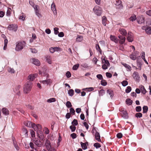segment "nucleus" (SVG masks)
Returning a JSON list of instances; mask_svg holds the SVG:
<instances>
[{"label": "nucleus", "mask_w": 151, "mask_h": 151, "mask_svg": "<svg viewBox=\"0 0 151 151\" xmlns=\"http://www.w3.org/2000/svg\"><path fill=\"white\" fill-rule=\"evenodd\" d=\"M35 131L37 130V136L41 140L44 139V134L42 131V127L41 125L38 124L34 126V128Z\"/></svg>", "instance_id": "1"}, {"label": "nucleus", "mask_w": 151, "mask_h": 151, "mask_svg": "<svg viewBox=\"0 0 151 151\" xmlns=\"http://www.w3.org/2000/svg\"><path fill=\"white\" fill-rule=\"evenodd\" d=\"M32 86V81H29L26 82L23 88L24 91L25 93L27 94L31 90Z\"/></svg>", "instance_id": "2"}, {"label": "nucleus", "mask_w": 151, "mask_h": 151, "mask_svg": "<svg viewBox=\"0 0 151 151\" xmlns=\"http://www.w3.org/2000/svg\"><path fill=\"white\" fill-rule=\"evenodd\" d=\"M93 11L97 16H100L102 14V9L101 7L96 5L93 9Z\"/></svg>", "instance_id": "3"}, {"label": "nucleus", "mask_w": 151, "mask_h": 151, "mask_svg": "<svg viewBox=\"0 0 151 151\" xmlns=\"http://www.w3.org/2000/svg\"><path fill=\"white\" fill-rule=\"evenodd\" d=\"M25 42L24 41L18 42L16 45L15 50L17 51H20L22 50L24 46Z\"/></svg>", "instance_id": "4"}, {"label": "nucleus", "mask_w": 151, "mask_h": 151, "mask_svg": "<svg viewBox=\"0 0 151 151\" xmlns=\"http://www.w3.org/2000/svg\"><path fill=\"white\" fill-rule=\"evenodd\" d=\"M133 77L136 81L139 82L140 81V77L138 73L134 71L133 73Z\"/></svg>", "instance_id": "5"}, {"label": "nucleus", "mask_w": 151, "mask_h": 151, "mask_svg": "<svg viewBox=\"0 0 151 151\" xmlns=\"http://www.w3.org/2000/svg\"><path fill=\"white\" fill-rule=\"evenodd\" d=\"M18 26L17 25L15 24H10L8 27V29L10 31L14 30L15 32L17 30Z\"/></svg>", "instance_id": "6"}, {"label": "nucleus", "mask_w": 151, "mask_h": 151, "mask_svg": "<svg viewBox=\"0 0 151 151\" xmlns=\"http://www.w3.org/2000/svg\"><path fill=\"white\" fill-rule=\"evenodd\" d=\"M35 144L38 147H41L42 145V142L38 139L35 138L32 139Z\"/></svg>", "instance_id": "7"}, {"label": "nucleus", "mask_w": 151, "mask_h": 151, "mask_svg": "<svg viewBox=\"0 0 151 151\" xmlns=\"http://www.w3.org/2000/svg\"><path fill=\"white\" fill-rule=\"evenodd\" d=\"M24 125L29 127L32 128L34 129V126L35 124L34 123H32V122L30 121H27L24 122Z\"/></svg>", "instance_id": "8"}, {"label": "nucleus", "mask_w": 151, "mask_h": 151, "mask_svg": "<svg viewBox=\"0 0 151 151\" xmlns=\"http://www.w3.org/2000/svg\"><path fill=\"white\" fill-rule=\"evenodd\" d=\"M45 145L47 150H50L51 149H52L51 143L50 141L47 139L45 141Z\"/></svg>", "instance_id": "9"}, {"label": "nucleus", "mask_w": 151, "mask_h": 151, "mask_svg": "<svg viewBox=\"0 0 151 151\" xmlns=\"http://www.w3.org/2000/svg\"><path fill=\"white\" fill-rule=\"evenodd\" d=\"M118 37L119 39V43L121 44H124L126 40V38L125 36H124L120 35H119Z\"/></svg>", "instance_id": "10"}, {"label": "nucleus", "mask_w": 151, "mask_h": 151, "mask_svg": "<svg viewBox=\"0 0 151 151\" xmlns=\"http://www.w3.org/2000/svg\"><path fill=\"white\" fill-rule=\"evenodd\" d=\"M119 111L122 112L123 115L122 117H123L124 119H127L129 118L128 114L126 110H119Z\"/></svg>", "instance_id": "11"}, {"label": "nucleus", "mask_w": 151, "mask_h": 151, "mask_svg": "<svg viewBox=\"0 0 151 151\" xmlns=\"http://www.w3.org/2000/svg\"><path fill=\"white\" fill-rule=\"evenodd\" d=\"M94 135L95 136V139L96 140L99 142H101V137L99 132H96Z\"/></svg>", "instance_id": "12"}, {"label": "nucleus", "mask_w": 151, "mask_h": 151, "mask_svg": "<svg viewBox=\"0 0 151 151\" xmlns=\"http://www.w3.org/2000/svg\"><path fill=\"white\" fill-rule=\"evenodd\" d=\"M32 60V63L34 65L38 66L40 65V62L38 59H35V58H33Z\"/></svg>", "instance_id": "13"}, {"label": "nucleus", "mask_w": 151, "mask_h": 151, "mask_svg": "<svg viewBox=\"0 0 151 151\" xmlns=\"http://www.w3.org/2000/svg\"><path fill=\"white\" fill-rule=\"evenodd\" d=\"M48 70L47 69L43 70L42 72V76H46V78L47 79L49 77V74H48Z\"/></svg>", "instance_id": "14"}, {"label": "nucleus", "mask_w": 151, "mask_h": 151, "mask_svg": "<svg viewBox=\"0 0 151 151\" xmlns=\"http://www.w3.org/2000/svg\"><path fill=\"white\" fill-rule=\"evenodd\" d=\"M106 92L110 96V98L112 99L114 95L113 91L111 89H108L107 90Z\"/></svg>", "instance_id": "15"}, {"label": "nucleus", "mask_w": 151, "mask_h": 151, "mask_svg": "<svg viewBox=\"0 0 151 151\" xmlns=\"http://www.w3.org/2000/svg\"><path fill=\"white\" fill-rule=\"evenodd\" d=\"M145 20V19L142 16L140 17L139 19V18H138L137 19V22L139 24H141L144 23Z\"/></svg>", "instance_id": "16"}, {"label": "nucleus", "mask_w": 151, "mask_h": 151, "mask_svg": "<svg viewBox=\"0 0 151 151\" xmlns=\"http://www.w3.org/2000/svg\"><path fill=\"white\" fill-rule=\"evenodd\" d=\"M110 38L111 41L114 42L116 43H118V39L117 37L115 36L111 35L110 36Z\"/></svg>", "instance_id": "17"}, {"label": "nucleus", "mask_w": 151, "mask_h": 151, "mask_svg": "<svg viewBox=\"0 0 151 151\" xmlns=\"http://www.w3.org/2000/svg\"><path fill=\"white\" fill-rule=\"evenodd\" d=\"M137 64L138 67L142 66V60L140 58V56H139L137 58Z\"/></svg>", "instance_id": "18"}, {"label": "nucleus", "mask_w": 151, "mask_h": 151, "mask_svg": "<svg viewBox=\"0 0 151 151\" xmlns=\"http://www.w3.org/2000/svg\"><path fill=\"white\" fill-rule=\"evenodd\" d=\"M29 4L34 9V10L36 8H37L39 7L38 5H35L34 2L31 0L29 1Z\"/></svg>", "instance_id": "19"}, {"label": "nucleus", "mask_w": 151, "mask_h": 151, "mask_svg": "<svg viewBox=\"0 0 151 151\" xmlns=\"http://www.w3.org/2000/svg\"><path fill=\"white\" fill-rule=\"evenodd\" d=\"M139 88L141 90V93L144 95L145 94L147 93V91L146 90L144 86L142 85H141L140 86H139Z\"/></svg>", "instance_id": "20"}, {"label": "nucleus", "mask_w": 151, "mask_h": 151, "mask_svg": "<svg viewBox=\"0 0 151 151\" xmlns=\"http://www.w3.org/2000/svg\"><path fill=\"white\" fill-rule=\"evenodd\" d=\"M119 31L122 35L125 36L127 34L126 30L123 28H120L119 29Z\"/></svg>", "instance_id": "21"}, {"label": "nucleus", "mask_w": 151, "mask_h": 151, "mask_svg": "<svg viewBox=\"0 0 151 151\" xmlns=\"http://www.w3.org/2000/svg\"><path fill=\"white\" fill-rule=\"evenodd\" d=\"M145 31L146 33L148 35L151 34V27L150 26H147L145 27Z\"/></svg>", "instance_id": "22"}, {"label": "nucleus", "mask_w": 151, "mask_h": 151, "mask_svg": "<svg viewBox=\"0 0 151 151\" xmlns=\"http://www.w3.org/2000/svg\"><path fill=\"white\" fill-rule=\"evenodd\" d=\"M51 9L54 13H57V10L56 9V6L55 4L53 2L51 5Z\"/></svg>", "instance_id": "23"}, {"label": "nucleus", "mask_w": 151, "mask_h": 151, "mask_svg": "<svg viewBox=\"0 0 151 151\" xmlns=\"http://www.w3.org/2000/svg\"><path fill=\"white\" fill-rule=\"evenodd\" d=\"M13 145L15 148L17 150H19V147L18 146L16 140H14V138H12Z\"/></svg>", "instance_id": "24"}, {"label": "nucleus", "mask_w": 151, "mask_h": 151, "mask_svg": "<svg viewBox=\"0 0 151 151\" xmlns=\"http://www.w3.org/2000/svg\"><path fill=\"white\" fill-rule=\"evenodd\" d=\"M126 104L128 106L131 105L133 103V101L129 98L127 99L125 101Z\"/></svg>", "instance_id": "25"}, {"label": "nucleus", "mask_w": 151, "mask_h": 151, "mask_svg": "<svg viewBox=\"0 0 151 151\" xmlns=\"http://www.w3.org/2000/svg\"><path fill=\"white\" fill-rule=\"evenodd\" d=\"M2 113L5 115H8L9 114V111L6 108H3L2 109Z\"/></svg>", "instance_id": "26"}, {"label": "nucleus", "mask_w": 151, "mask_h": 151, "mask_svg": "<svg viewBox=\"0 0 151 151\" xmlns=\"http://www.w3.org/2000/svg\"><path fill=\"white\" fill-rule=\"evenodd\" d=\"M122 64L126 68L128 69V71H130L131 70V67L129 65L125 63H122Z\"/></svg>", "instance_id": "27"}, {"label": "nucleus", "mask_w": 151, "mask_h": 151, "mask_svg": "<svg viewBox=\"0 0 151 151\" xmlns=\"http://www.w3.org/2000/svg\"><path fill=\"white\" fill-rule=\"evenodd\" d=\"M51 80L50 79H48L43 81H41L40 83H42L44 84L46 83L47 85L49 84L50 83Z\"/></svg>", "instance_id": "28"}, {"label": "nucleus", "mask_w": 151, "mask_h": 151, "mask_svg": "<svg viewBox=\"0 0 151 151\" xmlns=\"http://www.w3.org/2000/svg\"><path fill=\"white\" fill-rule=\"evenodd\" d=\"M127 40L129 42H132L134 40L133 35L127 36Z\"/></svg>", "instance_id": "29"}, {"label": "nucleus", "mask_w": 151, "mask_h": 151, "mask_svg": "<svg viewBox=\"0 0 151 151\" xmlns=\"http://www.w3.org/2000/svg\"><path fill=\"white\" fill-rule=\"evenodd\" d=\"M83 40V37L81 36L78 35L76 38V41L78 42H81Z\"/></svg>", "instance_id": "30"}, {"label": "nucleus", "mask_w": 151, "mask_h": 151, "mask_svg": "<svg viewBox=\"0 0 151 151\" xmlns=\"http://www.w3.org/2000/svg\"><path fill=\"white\" fill-rule=\"evenodd\" d=\"M29 80L31 81H33L35 78V77L34 75L30 74L28 77Z\"/></svg>", "instance_id": "31"}, {"label": "nucleus", "mask_w": 151, "mask_h": 151, "mask_svg": "<svg viewBox=\"0 0 151 151\" xmlns=\"http://www.w3.org/2000/svg\"><path fill=\"white\" fill-rule=\"evenodd\" d=\"M80 144L81 147L83 150H86L87 148V147L86 146L85 143L81 142H80Z\"/></svg>", "instance_id": "32"}, {"label": "nucleus", "mask_w": 151, "mask_h": 151, "mask_svg": "<svg viewBox=\"0 0 151 151\" xmlns=\"http://www.w3.org/2000/svg\"><path fill=\"white\" fill-rule=\"evenodd\" d=\"M148 107L147 106H144L142 107L143 113L145 114L146 113L148 110Z\"/></svg>", "instance_id": "33"}, {"label": "nucleus", "mask_w": 151, "mask_h": 151, "mask_svg": "<svg viewBox=\"0 0 151 151\" xmlns=\"http://www.w3.org/2000/svg\"><path fill=\"white\" fill-rule=\"evenodd\" d=\"M95 47L96 50L97 51H99V52L101 54L102 51L100 48V47L99 45L98 44H96Z\"/></svg>", "instance_id": "34"}, {"label": "nucleus", "mask_w": 151, "mask_h": 151, "mask_svg": "<svg viewBox=\"0 0 151 151\" xmlns=\"http://www.w3.org/2000/svg\"><path fill=\"white\" fill-rule=\"evenodd\" d=\"M74 91L73 89H70L68 91V94L70 96H72L74 95Z\"/></svg>", "instance_id": "35"}, {"label": "nucleus", "mask_w": 151, "mask_h": 151, "mask_svg": "<svg viewBox=\"0 0 151 151\" xmlns=\"http://www.w3.org/2000/svg\"><path fill=\"white\" fill-rule=\"evenodd\" d=\"M101 84L103 86H105L107 84V83L106 80L103 79L101 81Z\"/></svg>", "instance_id": "36"}, {"label": "nucleus", "mask_w": 151, "mask_h": 151, "mask_svg": "<svg viewBox=\"0 0 151 151\" xmlns=\"http://www.w3.org/2000/svg\"><path fill=\"white\" fill-rule=\"evenodd\" d=\"M129 57L130 59L134 60H135L136 59H137V58L136 57V55H134L133 52H132L131 54L129 55Z\"/></svg>", "instance_id": "37"}, {"label": "nucleus", "mask_w": 151, "mask_h": 151, "mask_svg": "<svg viewBox=\"0 0 151 151\" xmlns=\"http://www.w3.org/2000/svg\"><path fill=\"white\" fill-rule=\"evenodd\" d=\"M71 124L73 126H77L78 124L77 120L75 119H73V121L71 122Z\"/></svg>", "instance_id": "38"}, {"label": "nucleus", "mask_w": 151, "mask_h": 151, "mask_svg": "<svg viewBox=\"0 0 151 151\" xmlns=\"http://www.w3.org/2000/svg\"><path fill=\"white\" fill-rule=\"evenodd\" d=\"M55 101L56 99L54 98H50L47 100V102L50 103L55 102Z\"/></svg>", "instance_id": "39"}, {"label": "nucleus", "mask_w": 151, "mask_h": 151, "mask_svg": "<svg viewBox=\"0 0 151 151\" xmlns=\"http://www.w3.org/2000/svg\"><path fill=\"white\" fill-rule=\"evenodd\" d=\"M93 146L95 147L96 149H98L99 148L101 147V146L100 144L98 142L94 143L93 144Z\"/></svg>", "instance_id": "40"}, {"label": "nucleus", "mask_w": 151, "mask_h": 151, "mask_svg": "<svg viewBox=\"0 0 151 151\" xmlns=\"http://www.w3.org/2000/svg\"><path fill=\"white\" fill-rule=\"evenodd\" d=\"M70 111L71 114L74 115L75 114V111L73 107H70Z\"/></svg>", "instance_id": "41"}, {"label": "nucleus", "mask_w": 151, "mask_h": 151, "mask_svg": "<svg viewBox=\"0 0 151 151\" xmlns=\"http://www.w3.org/2000/svg\"><path fill=\"white\" fill-rule=\"evenodd\" d=\"M34 10L35 14L38 17H40V16H41V14L39 13V10L37 8H36Z\"/></svg>", "instance_id": "42"}, {"label": "nucleus", "mask_w": 151, "mask_h": 151, "mask_svg": "<svg viewBox=\"0 0 151 151\" xmlns=\"http://www.w3.org/2000/svg\"><path fill=\"white\" fill-rule=\"evenodd\" d=\"M132 90V88L130 86H128L125 89V92L128 93H130Z\"/></svg>", "instance_id": "43"}, {"label": "nucleus", "mask_w": 151, "mask_h": 151, "mask_svg": "<svg viewBox=\"0 0 151 151\" xmlns=\"http://www.w3.org/2000/svg\"><path fill=\"white\" fill-rule=\"evenodd\" d=\"M79 66V64H76L74 65L72 67V69L74 70H77Z\"/></svg>", "instance_id": "44"}, {"label": "nucleus", "mask_w": 151, "mask_h": 151, "mask_svg": "<svg viewBox=\"0 0 151 151\" xmlns=\"http://www.w3.org/2000/svg\"><path fill=\"white\" fill-rule=\"evenodd\" d=\"M66 106L68 108L72 107V106L71 103L69 101H67L66 103Z\"/></svg>", "instance_id": "45"}, {"label": "nucleus", "mask_w": 151, "mask_h": 151, "mask_svg": "<svg viewBox=\"0 0 151 151\" xmlns=\"http://www.w3.org/2000/svg\"><path fill=\"white\" fill-rule=\"evenodd\" d=\"M135 116L137 118H140L142 117V113L138 112L135 114Z\"/></svg>", "instance_id": "46"}, {"label": "nucleus", "mask_w": 151, "mask_h": 151, "mask_svg": "<svg viewBox=\"0 0 151 151\" xmlns=\"http://www.w3.org/2000/svg\"><path fill=\"white\" fill-rule=\"evenodd\" d=\"M99 93L100 96H103L105 93V90L103 89H101L99 91Z\"/></svg>", "instance_id": "47"}, {"label": "nucleus", "mask_w": 151, "mask_h": 151, "mask_svg": "<svg viewBox=\"0 0 151 151\" xmlns=\"http://www.w3.org/2000/svg\"><path fill=\"white\" fill-rule=\"evenodd\" d=\"M69 128L71 130L72 132H74L76 129V127L75 126L73 125L70 126Z\"/></svg>", "instance_id": "48"}, {"label": "nucleus", "mask_w": 151, "mask_h": 151, "mask_svg": "<svg viewBox=\"0 0 151 151\" xmlns=\"http://www.w3.org/2000/svg\"><path fill=\"white\" fill-rule=\"evenodd\" d=\"M122 86L123 87H125L128 84V82L126 80L123 81L121 83Z\"/></svg>", "instance_id": "49"}, {"label": "nucleus", "mask_w": 151, "mask_h": 151, "mask_svg": "<svg viewBox=\"0 0 151 151\" xmlns=\"http://www.w3.org/2000/svg\"><path fill=\"white\" fill-rule=\"evenodd\" d=\"M135 110L137 112H140L142 110V108L140 106H137L136 107Z\"/></svg>", "instance_id": "50"}, {"label": "nucleus", "mask_w": 151, "mask_h": 151, "mask_svg": "<svg viewBox=\"0 0 151 151\" xmlns=\"http://www.w3.org/2000/svg\"><path fill=\"white\" fill-rule=\"evenodd\" d=\"M65 76L68 78H69L71 77V73L69 71H67L65 73Z\"/></svg>", "instance_id": "51"}, {"label": "nucleus", "mask_w": 151, "mask_h": 151, "mask_svg": "<svg viewBox=\"0 0 151 151\" xmlns=\"http://www.w3.org/2000/svg\"><path fill=\"white\" fill-rule=\"evenodd\" d=\"M31 135L32 138L35 137V132L32 130H31L30 131Z\"/></svg>", "instance_id": "52"}, {"label": "nucleus", "mask_w": 151, "mask_h": 151, "mask_svg": "<svg viewBox=\"0 0 151 151\" xmlns=\"http://www.w3.org/2000/svg\"><path fill=\"white\" fill-rule=\"evenodd\" d=\"M146 24L149 26L151 25V19L148 18L146 19Z\"/></svg>", "instance_id": "53"}, {"label": "nucleus", "mask_w": 151, "mask_h": 151, "mask_svg": "<svg viewBox=\"0 0 151 151\" xmlns=\"http://www.w3.org/2000/svg\"><path fill=\"white\" fill-rule=\"evenodd\" d=\"M96 77L98 79L100 80H102L103 79V76L101 74H98L97 75Z\"/></svg>", "instance_id": "54"}, {"label": "nucleus", "mask_w": 151, "mask_h": 151, "mask_svg": "<svg viewBox=\"0 0 151 151\" xmlns=\"http://www.w3.org/2000/svg\"><path fill=\"white\" fill-rule=\"evenodd\" d=\"M46 61L49 64H51L52 63V61L50 58V57H48V56H47L45 58Z\"/></svg>", "instance_id": "55"}, {"label": "nucleus", "mask_w": 151, "mask_h": 151, "mask_svg": "<svg viewBox=\"0 0 151 151\" xmlns=\"http://www.w3.org/2000/svg\"><path fill=\"white\" fill-rule=\"evenodd\" d=\"M129 19L132 22H134L135 21L136 19V15H134V16H131L129 18Z\"/></svg>", "instance_id": "56"}, {"label": "nucleus", "mask_w": 151, "mask_h": 151, "mask_svg": "<svg viewBox=\"0 0 151 151\" xmlns=\"http://www.w3.org/2000/svg\"><path fill=\"white\" fill-rule=\"evenodd\" d=\"M59 29L57 27H55L54 28V34L57 35L59 33L58 31Z\"/></svg>", "instance_id": "57"}, {"label": "nucleus", "mask_w": 151, "mask_h": 151, "mask_svg": "<svg viewBox=\"0 0 151 151\" xmlns=\"http://www.w3.org/2000/svg\"><path fill=\"white\" fill-rule=\"evenodd\" d=\"M122 3V1L120 0H116V5H120V6H121L122 7H123V6L122 4H121Z\"/></svg>", "instance_id": "58"}, {"label": "nucleus", "mask_w": 151, "mask_h": 151, "mask_svg": "<svg viewBox=\"0 0 151 151\" xmlns=\"http://www.w3.org/2000/svg\"><path fill=\"white\" fill-rule=\"evenodd\" d=\"M106 77L108 78H111L112 76V74L109 72H106Z\"/></svg>", "instance_id": "59"}, {"label": "nucleus", "mask_w": 151, "mask_h": 151, "mask_svg": "<svg viewBox=\"0 0 151 151\" xmlns=\"http://www.w3.org/2000/svg\"><path fill=\"white\" fill-rule=\"evenodd\" d=\"M22 130H23V132L24 133H25V134L26 136H27L28 131L27 130V129L25 128L24 127L23 129Z\"/></svg>", "instance_id": "60"}, {"label": "nucleus", "mask_w": 151, "mask_h": 151, "mask_svg": "<svg viewBox=\"0 0 151 151\" xmlns=\"http://www.w3.org/2000/svg\"><path fill=\"white\" fill-rule=\"evenodd\" d=\"M29 147L32 149H35L36 150V149L34 147V145L32 142H30L29 143Z\"/></svg>", "instance_id": "61"}, {"label": "nucleus", "mask_w": 151, "mask_h": 151, "mask_svg": "<svg viewBox=\"0 0 151 151\" xmlns=\"http://www.w3.org/2000/svg\"><path fill=\"white\" fill-rule=\"evenodd\" d=\"M70 136L73 139L76 138L77 137V135L76 134L74 133L71 134Z\"/></svg>", "instance_id": "62"}, {"label": "nucleus", "mask_w": 151, "mask_h": 151, "mask_svg": "<svg viewBox=\"0 0 151 151\" xmlns=\"http://www.w3.org/2000/svg\"><path fill=\"white\" fill-rule=\"evenodd\" d=\"M71 116V114L70 113L68 112L66 113L65 117L66 119H69Z\"/></svg>", "instance_id": "63"}, {"label": "nucleus", "mask_w": 151, "mask_h": 151, "mask_svg": "<svg viewBox=\"0 0 151 151\" xmlns=\"http://www.w3.org/2000/svg\"><path fill=\"white\" fill-rule=\"evenodd\" d=\"M122 134L121 132L118 133L116 134V137L119 139H121L122 138Z\"/></svg>", "instance_id": "64"}]
</instances>
